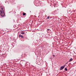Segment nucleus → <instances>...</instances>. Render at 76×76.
<instances>
[{"label":"nucleus","instance_id":"16","mask_svg":"<svg viewBox=\"0 0 76 76\" xmlns=\"http://www.w3.org/2000/svg\"><path fill=\"white\" fill-rule=\"evenodd\" d=\"M74 51V53H75V52H74V51Z\"/></svg>","mask_w":76,"mask_h":76},{"label":"nucleus","instance_id":"3","mask_svg":"<svg viewBox=\"0 0 76 76\" xmlns=\"http://www.w3.org/2000/svg\"><path fill=\"white\" fill-rule=\"evenodd\" d=\"M65 66H66L65 65H64V66H62L60 68V70H63V69L64 68V67H65Z\"/></svg>","mask_w":76,"mask_h":76},{"label":"nucleus","instance_id":"5","mask_svg":"<svg viewBox=\"0 0 76 76\" xmlns=\"http://www.w3.org/2000/svg\"><path fill=\"white\" fill-rule=\"evenodd\" d=\"M56 12H57V10H55V11L53 12V13H56Z\"/></svg>","mask_w":76,"mask_h":76},{"label":"nucleus","instance_id":"13","mask_svg":"<svg viewBox=\"0 0 76 76\" xmlns=\"http://www.w3.org/2000/svg\"><path fill=\"white\" fill-rule=\"evenodd\" d=\"M1 52V50H0V52Z\"/></svg>","mask_w":76,"mask_h":76},{"label":"nucleus","instance_id":"7","mask_svg":"<svg viewBox=\"0 0 76 76\" xmlns=\"http://www.w3.org/2000/svg\"><path fill=\"white\" fill-rule=\"evenodd\" d=\"M23 16H25L26 15V13H25L24 12H23Z\"/></svg>","mask_w":76,"mask_h":76},{"label":"nucleus","instance_id":"9","mask_svg":"<svg viewBox=\"0 0 76 76\" xmlns=\"http://www.w3.org/2000/svg\"><path fill=\"white\" fill-rule=\"evenodd\" d=\"M65 70L66 71H67V68H65Z\"/></svg>","mask_w":76,"mask_h":76},{"label":"nucleus","instance_id":"1","mask_svg":"<svg viewBox=\"0 0 76 76\" xmlns=\"http://www.w3.org/2000/svg\"><path fill=\"white\" fill-rule=\"evenodd\" d=\"M1 16L2 17H4V16L5 15V13H4V12H2V13H0Z\"/></svg>","mask_w":76,"mask_h":76},{"label":"nucleus","instance_id":"10","mask_svg":"<svg viewBox=\"0 0 76 76\" xmlns=\"http://www.w3.org/2000/svg\"><path fill=\"white\" fill-rule=\"evenodd\" d=\"M47 19H50V16H48V17L47 18Z\"/></svg>","mask_w":76,"mask_h":76},{"label":"nucleus","instance_id":"8","mask_svg":"<svg viewBox=\"0 0 76 76\" xmlns=\"http://www.w3.org/2000/svg\"><path fill=\"white\" fill-rule=\"evenodd\" d=\"M25 32H21V34H23H23H25Z\"/></svg>","mask_w":76,"mask_h":76},{"label":"nucleus","instance_id":"15","mask_svg":"<svg viewBox=\"0 0 76 76\" xmlns=\"http://www.w3.org/2000/svg\"><path fill=\"white\" fill-rule=\"evenodd\" d=\"M30 12L31 13V11H30Z\"/></svg>","mask_w":76,"mask_h":76},{"label":"nucleus","instance_id":"2","mask_svg":"<svg viewBox=\"0 0 76 76\" xmlns=\"http://www.w3.org/2000/svg\"><path fill=\"white\" fill-rule=\"evenodd\" d=\"M4 12V10H3V8H1V9L0 10L1 13H2L3 12Z\"/></svg>","mask_w":76,"mask_h":76},{"label":"nucleus","instance_id":"11","mask_svg":"<svg viewBox=\"0 0 76 76\" xmlns=\"http://www.w3.org/2000/svg\"><path fill=\"white\" fill-rule=\"evenodd\" d=\"M47 30L48 31H50V29H47Z\"/></svg>","mask_w":76,"mask_h":76},{"label":"nucleus","instance_id":"14","mask_svg":"<svg viewBox=\"0 0 76 76\" xmlns=\"http://www.w3.org/2000/svg\"><path fill=\"white\" fill-rule=\"evenodd\" d=\"M34 16H35V17H37V16H35V15Z\"/></svg>","mask_w":76,"mask_h":76},{"label":"nucleus","instance_id":"12","mask_svg":"<svg viewBox=\"0 0 76 76\" xmlns=\"http://www.w3.org/2000/svg\"><path fill=\"white\" fill-rule=\"evenodd\" d=\"M52 56H54H54H55V55H53Z\"/></svg>","mask_w":76,"mask_h":76},{"label":"nucleus","instance_id":"4","mask_svg":"<svg viewBox=\"0 0 76 76\" xmlns=\"http://www.w3.org/2000/svg\"><path fill=\"white\" fill-rule=\"evenodd\" d=\"M19 38H20V37H21V38H23V36L21 35V34H20L19 36Z\"/></svg>","mask_w":76,"mask_h":76},{"label":"nucleus","instance_id":"6","mask_svg":"<svg viewBox=\"0 0 76 76\" xmlns=\"http://www.w3.org/2000/svg\"><path fill=\"white\" fill-rule=\"evenodd\" d=\"M72 60H73V59H72V58H71L69 59V61H72Z\"/></svg>","mask_w":76,"mask_h":76}]
</instances>
